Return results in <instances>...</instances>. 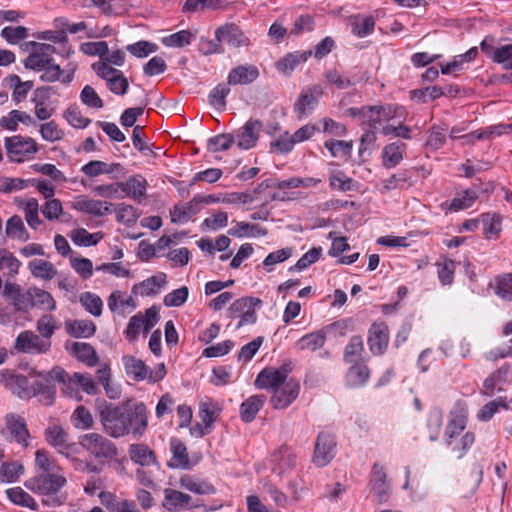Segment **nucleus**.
<instances>
[{"label":"nucleus","mask_w":512,"mask_h":512,"mask_svg":"<svg viewBox=\"0 0 512 512\" xmlns=\"http://www.w3.org/2000/svg\"><path fill=\"white\" fill-rule=\"evenodd\" d=\"M336 454L334 436L328 432H320L315 442L313 462L318 467L327 466Z\"/></svg>","instance_id":"9b49d317"},{"label":"nucleus","mask_w":512,"mask_h":512,"mask_svg":"<svg viewBox=\"0 0 512 512\" xmlns=\"http://www.w3.org/2000/svg\"><path fill=\"white\" fill-rule=\"evenodd\" d=\"M195 38V33L188 30H181L163 37L161 42L164 46L169 48H183L190 45Z\"/></svg>","instance_id":"5fc2aeb1"},{"label":"nucleus","mask_w":512,"mask_h":512,"mask_svg":"<svg viewBox=\"0 0 512 512\" xmlns=\"http://www.w3.org/2000/svg\"><path fill=\"white\" fill-rule=\"evenodd\" d=\"M172 459L171 466L175 468H188L189 460L186 446L178 439L171 440Z\"/></svg>","instance_id":"052dcab7"},{"label":"nucleus","mask_w":512,"mask_h":512,"mask_svg":"<svg viewBox=\"0 0 512 512\" xmlns=\"http://www.w3.org/2000/svg\"><path fill=\"white\" fill-rule=\"evenodd\" d=\"M66 332L76 338H89L96 332V325L91 320H68L65 322Z\"/></svg>","instance_id":"473e14b6"},{"label":"nucleus","mask_w":512,"mask_h":512,"mask_svg":"<svg viewBox=\"0 0 512 512\" xmlns=\"http://www.w3.org/2000/svg\"><path fill=\"white\" fill-rule=\"evenodd\" d=\"M215 37L218 42L225 41L234 47H246L250 44L249 38L234 24L220 26L215 31Z\"/></svg>","instance_id":"a211bd4d"},{"label":"nucleus","mask_w":512,"mask_h":512,"mask_svg":"<svg viewBox=\"0 0 512 512\" xmlns=\"http://www.w3.org/2000/svg\"><path fill=\"white\" fill-rule=\"evenodd\" d=\"M66 349L86 366L92 367L97 363L98 358L96 352L88 343L73 342L67 344Z\"/></svg>","instance_id":"2f4dec72"},{"label":"nucleus","mask_w":512,"mask_h":512,"mask_svg":"<svg viewBox=\"0 0 512 512\" xmlns=\"http://www.w3.org/2000/svg\"><path fill=\"white\" fill-rule=\"evenodd\" d=\"M97 410L105 431L114 438L131 435L141 438L148 426V412L141 402L129 401L112 407L105 401H97Z\"/></svg>","instance_id":"f257e3e1"},{"label":"nucleus","mask_w":512,"mask_h":512,"mask_svg":"<svg viewBox=\"0 0 512 512\" xmlns=\"http://www.w3.org/2000/svg\"><path fill=\"white\" fill-rule=\"evenodd\" d=\"M20 124L34 126L36 122L28 112L17 109L0 118V127L9 132H16Z\"/></svg>","instance_id":"393cba45"},{"label":"nucleus","mask_w":512,"mask_h":512,"mask_svg":"<svg viewBox=\"0 0 512 512\" xmlns=\"http://www.w3.org/2000/svg\"><path fill=\"white\" fill-rule=\"evenodd\" d=\"M326 340L325 333L321 330L311 332L301 337L295 344L298 350L316 351L323 347Z\"/></svg>","instance_id":"a18cd8bd"},{"label":"nucleus","mask_w":512,"mask_h":512,"mask_svg":"<svg viewBox=\"0 0 512 512\" xmlns=\"http://www.w3.org/2000/svg\"><path fill=\"white\" fill-rule=\"evenodd\" d=\"M3 295L6 298H11L13 305L16 310L23 311L28 309V305L25 302L26 293H21L20 285L7 281L4 284Z\"/></svg>","instance_id":"13d9d810"},{"label":"nucleus","mask_w":512,"mask_h":512,"mask_svg":"<svg viewBox=\"0 0 512 512\" xmlns=\"http://www.w3.org/2000/svg\"><path fill=\"white\" fill-rule=\"evenodd\" d=\"M45 439L49 445L54 447L58 453L70 457L75 449L74 443L68 442V436L65 430L59 425H51L45 430Z\"/></svg>","instance_id":"dca6fc26"},{"label":"nucleus","mask_w":512,"mask_h":512,"mask_svg":"<svg viewBox=\"0 0 512 512\" xmlns=\"http://www.w3.org/2000/svg\"><path fill=\"white\" fill-rule=\"evenodd\" d=\"M103 238L101 232L89 233L84 228H78L71 233L72 241L79 246L96 245Z\"/></svg>","instance_id":"69168bd1"},{"label":"nucleus","mask_w":512,"mask_h":512,"mask_svg":"<svg viewBox=\"0 0 512 512\" xmlns=\"http://www.w3.org/2000/svg\"><path fill=\"white\" fill-rule=\"evenodd\" d=\"M108 307L112 312L130 313L135 307V301L131 296L125 295L120 291H114L108 298Z\"/></svg>","instance_id":"c9c22d12"},{"label":"nucleus","mask_w":512,"mask_h":512,"mask_svg":"<svg viewBox=\"0 0 512 512\" xmlns=\"http://www.w3.org/2000/svg\"><path fill=\"white\" fill-rule=\"evenodd\" d=\"M119 167V164H108L104 161L93 160L83 165L80 171L89 178H95L100 175L114 173Z\"/></svg>","instance_id":"37998d69"},{"label":"nucleus","mask_w":512,"mask_h":512,"mask_svg":"<svg viewBox=\"0 0 512 512\" xmlns=\"http://www.w3.org/2000/svg\"><path fill=\"white\" fill-rule=\"evenodd\" d=\"M468 420V409L466 405L457 403L449 414L447 427L445 430L446 443L452 444V440L459 436L466 428Z\"/></svg>","instance_id":"ddd939ff"},{"label":"nucleus","mask_w":512,"mask_h":512,"mask_svg":"<svg viewBox=\"0 0 512 512\" xmlns=\"http://www.w3.org/2000/svg\"><path fill=\"white\" fill-rule=\"evenodd\" d=\"M129 455L132 461L141 466H150L155 463L154 453L144 444H132Z\"/></svg>","instance_id":"864d4df0"},{"label":"nucleus","mask_w":512,"mask_h":512,"mask_svg":"<svg viewBox=\"0 0 512 512\" xmlns=\"http://www.w3.org/2000/svg\"><path fill=\"white\" fill-rule=\"evenodd\" d=\"M329 185L332 189L339 191H350L354 189L355 182L340 170L334 163L330 164Z\"/></svg>","instance_id":"4c0bfd02"},{"label":"nucleus","mask_w":512,"mask_h":512,"mask_svg":"<svg viewBox=\"0 0 512 512\" xmlns=\"http://www.w3.org/2000/svg\"><path fill=\"white\" fill-rule=\"evenodd\" d=\"M0 386L20 399L34 397V390L30 388L28 372L24 375L14 369H1Z\"/></svg>","instance_id":"0eeeda50"},{"label":"nucleus","mask_w":512,"mask_h":512,"mask_svg":"<svg viewBox=\"0 0 512 512\" xmlns=\"http://www.w3.org/2000/svg\"><path fill=\"white\" fill-rule=\"evenodd\" d=\"M79 444L96 458H110L116 454L114 444L98 433L82 435L79 438Z\"/></svg>","instance_id":"9d476101"},{"label":"nucleus","mask_w":512,"mask_h":512,"mask_svg":"<svg viewBox=\"0 0 512 512\" xmlns=\"http://www.w3.org/2000/svg\"><path fill=\"white\" fill-rule=\"evenodd\" d=\"M49 97V87H40L34 91L31 102L34 105V115L40 121L48 120L55 113V108L52 107L48 102Z\"/></svg>","instance_id":"6ab92c4d"},{"label":"nucleus","mask_w":512,"mask_h":512,"mask_svg":"<svg viewBox=\"0 0 512 512\" xmlns=\"http://www.w3.org/2000/svg\"><path fill=\"white\" fill-rule=\"evenodd\" d=\"M24 465L18 461H11L2 463L0 466V483H13L16 482L22 475H24Z\"/></svg>","instance_id":"09e8293b"},{"label":"nucleus","mask_w":512,"mask_h":512,"mask_svg":"<svg viewBox=\"0 0 512 512\" xmlns=\"http://www.w3.org/2000/svg\"><path fill=\"white\" fill-rule=\"evenodd\" d=\"M321 95L322 90L319 86L304 90L295 103V111L298 116L302 117L310 113L315 108Z\"/></svg>","instance_id":"bb28decb"},{"label":"nucleus","mask_w":512,"mask_h":512,"mask_svg":"<svg viewBox=\"0 0 512 512\" xmlns=\"http://www.w3.org/2000/svg\"><path fill=\"white\" fill-rule=\"evenodd\" d=\"M191 497L174 489L164 491L163 506L169 512H178V510L188 507Z\"/></svg>","instance_id":"f704fd0d"},{"label":"nucleus","mask_w":512,"mask_h":512,"mask_svg":"<svg viewBox=\"0 0 512 512\" xmlns=\"http://www.w3.org/2000/svg\"><path fill=\"white\" fill-rule=\"evenodd\" d=\"M220 410L219 405L213 401L201 402L199 406L201 424H196L190 429L191 435L198 438L208 434L217 420Z\"/></svg>","instance_id":"f8f14e48"},{"label":"nucleus","mask_w":512,"mask_h":512,"mask_svg":"<svg viewBox=\"0 0 512 512\" xmlns=\"http://www.w3.org/2000/svg\"><path fill=\"white\" fill-rule=\"evenodd\" d=\"M7 87L11 90V97L15 104L25 101L28 94L34 87V82L31 80L22 81L16 74H10L5 79Z\"/></svg>","instance_id":"b1692460"},{"label":"nucleus","mask_w":512,"mask_h":512,"mask_svg":"<svg viewBox=\"0 0 512 512\" xmlns=\"http://www.w3.org/2000/svg\"><path fill=\"white\" fill-rule=\"evenodd\" d=\"M509 408V402L506 398L499 397L482 406L477 412L476 417L480 422H487L491 420L500 409L508 410Z\"/></svg>","instance_id":"603ef678"},{"label":"nucleus","mask_w":512,"mask_h":512,"mask_svg":"<svg viewBox=\"0 0 512 512\" xmlns=\"http://www.w3.org/2000/svg\"><path fill=\"white\" fill-rule=\"evenodd\" d=\"M268 187H269L268 182H262L258 186V188L251 190V191L227 193L222 197L221 202L225 203V204H233V205L252 204L255 201L259 200L258 194L264 188H268ZM217 201H220V199H218Z\"/></svg>","instance_id":"cd10ccee"},{"label":"nucleus","mask_w":512,"mask_h":512,"mask_svg":"<svg viewBox=\"0 0 512 512\" xmlns=\"http://www.w3.org/2000/svg\"><path fill=\"white\" fill-rule=\"evenodd\" d=\"M57 328L56 319L49 314L41 316L36 323V330L43 340H50Z\"/></svg>","instance_id":"338daca9"},{"label":"nucleus","mask_w":512,"mask_h":512,"mask_svg":"<svg viewBox=\"0 0 512 512\" xmlns=\"http://www.w3.org/2000/svg\"><path fill=\"white\" fill-rule=\"evenodd\" d=\"M6 429L12 440L27 447L29 445V432L23 417L10 413L5 416Z\"/></svg>","instance_id":"f3484780"},{"label":"nucleus","mask_w":512,"mask_h":512,"mask_svg":"<svg viewBox=\"0 0 512 512\" xmlns=\"http://www.w3.org/2000/svg\"><path fill=\"white\" fill-rule=\"evenodd\" d=\"M405 109L401 106H370L363 108V124L376 129L385 122H391L395 118L404 119Z\"/></svg>","instance_id":"6e6552de"},{"label":"nucleus","mask_w":512,"mask_h":512,"mask_svg":"<svg viewBox=\"0 0 512 512\" xmlns=\"http://www.w3.org/2000/svg\"><path fill=\"white\" fill-rule=\"evenodd\" d=\"M26 304L29 307H37L44 311H54L56 309V301L53 296L36 286L30 287L26 291Z\"/></svg>","instance_id":"4be33fe9"},{"label":"nucleus","mask_w":512,"mask_h":512,"mask_svg":"<svg viewBox=\"0 0 512 512\" xmlns=\"http://www.w3.org/2000/svg\"><path fill=\"white\" fill-rule=\"evenodd\" d=\"M103 14L120 16L128 12L129 6L125 0H91Z\"/></svg>","instance_id":"a19ab883"},{"label":"nucleus","mask_w":512,"mask_h":512,"mask_svg":"<svg viewBox=\"0 0 512 512\" xmlns=\"http://www.w3.org/2000/svg\"><path fill=\"white\" fill-rule=\"evenodd\" d=\"M311 55V51H295L288 53L277 61L276 68L282 74H291L298 65L306 62Z\"/></svg>","instance_id":"7c9ffc66"},{"label":"nucleus","mask_w":512,"mask_h":512,"mask_svg":"<svg viewBox=\"0 0 512 512\" xmlns=\"http://www.w3.org/2000/svg\"><path fill=\"white\" fill-rule=\"evenodd\" d=\"M71 423L78 430H88L94 424L92 414L84 406H78L71 415Z\"/></svg>","instance_id":"e2e57ef3"},{"label":"nucleus","mask_w":512,"mask_h":512,"mask_svg":"<svg viewBox=\"0 0 512 512\" xmlns=\"http://www.w3.org/2000/svg\"><path fill=\"white\" fill-rule=\"evenodd\" d=\"M260 127L258 121H248L236 133L237 146L243 150L254 147L259 137Z\"/></svg>","instance_id":"a878e982"},{"label":"nucleus","mask_w":512,"mask_h":512,"mask_svg":"<svg viewBox=\"0 0 512 512\" xmlns=\"http://www.w3.org/2000/svg\"><path fill=\"white\" fill-rule=\"evenodd\" d=\"M30 46L31 52L23 62L26 69L41 72L40 79L48 83L61 81L67 84L73 80L74 69L65 72L54 62V46L39 42H30Z\"/></svg>","instance_id":"7ed1b4c3"},{"label":"nucleus","mask_w":512,"mask_h":512,"mask_svg":"<svg viewBox=\"0 0 512 512\" xmlns=\"http://www.w3.org/2000/svg\"><path fill=\"white\" fill-rule=\"evenodd\" d=\"M403 159V145L391 143L382 150V164L391 169L396 167Z\"/></svg>","instance_id":"6e6d98bb"},{"label":"nucleus","mask_w":512,"mask_h":512,"mask_svg":"<svg viewBox=\"0 0 512 512\" xmlns=\"http://www.w3.org/2000/svg\"><path fill=\"white\" fill-rule=\"evenodd\" d=\"M259 68L253 64H242L234 67L228 74L227 83L232 86L248 85L258 79Z\"/></svg>","instance_id":"aec40b11"},{"label":"nucleus","mask_w":512,"mask_h":512,"mask_svg":"<svg viewBox=\"0 0 512 512\" xmlns=\"http://www.w3.org/2000/svg\"><path fill=\"white\" fill-rule=\"evenodd\" d=\"M8 499L15 505L36 510L38 505L35 499L21 487H12L6 490Z\"/></svg>","instance_id":"c03bdc74"},{"label":"nucleus","mask_w":512,"mask_h":512,"mask_svg":"<svg viewBox=\"0 0 512 512\" xmlns=\"http://www.w3.org/2000/svg\"><path fill=\"white\" fill-rule=\"evenodd\" d=\"M147 185V180L142 175H134L118 183L120 190L137 202H141L146 197Z\"/></svg>","instance_id":"5701e85b"},{"label":"nucleus","mask_w":512,"mask_h":512,"mask_svg":"<svg viewBox=\"0 0 512 512\" xmlns=\"http://www.w3.org/2000/svg\"><path fill=\"white\" fill-rule=\"evenodd\" d=\"M73 385L80 386L89 395H95L98 392L97 385L89 374L74 373L68 380V386Z\"/></svg>","instance_id":"0e129e2a"},{"label":"nucleus","mask_w":512,"mask_h":512,"mask_svg":"<svg viewBox=\"0 0 512 512\" xmlns=\"http://www.w3.org/2000/svg\"><path fill=\"white\" fill-rule=\"evenodd\" d=\"M266 401L263 395H252L246 399L240 408L241 417L245 422H251Z\"/></svg>","instance_id":"de8ad7c7"},{"label":"nucleus","mask_w":512,"mask_h":512,"mask_svg":"<svg viewBox=\"0 0 512 512\" xmlns=\"http://www.w3.org/2000/svg\"><path fill=\"white\" fill-rule=\"evenodd\" d=\"M389 343L388 327L384 323H373L368 332V345L373 354H382Z\"/></svg>","instance_id":"412c9836"},{"label":"nucleus","mask_w":512,"mask_h":512,"mask_svg":"<svg viewBox=\"0 0 512 512\" xmlns=\"http://www.w3.org/2000/svg\"><path fill=\"white\" fill-rule=\"evenodd\" d=\"M370 377L368 367L362 362H355L347 371L346 384L349 387H361Z\"/></svg>","instance_id":"58836bf2"},{"label":"nucleus","mask_w":512,"mask_h":512,"mask_svg":"<svg viewBox=\"0 0 512 512\" xmlns=\"http://www.w3.org/2000/svg\"><path fill=\"white\" fill-rule=\"evenodd\" d=\"M5 234L8 238L19 242H26L30 239L24 222L18 215H13L6 221Z\"/></svg>","instance_id":"e433bc0d"},{"label":"nucleus","mask_w":512,"mask_h":512,"mask_svg":"<svg viewBox=\"0 0 512 512\" xmlns=\"http://www.w3.org/2000/svg\"><path fill=\"white\" fill-rule=\"evenodd\" d=\"M495 293L503 300L512 299V274H504L495 280Z\"/></svg>","instance_id":"774afa93"},{"label":"nucleus","mask_w":512,"mask_h":512,"mask_svg":"<svg viewBox=\"0 0 512 512\" xmlns=\"http://www.w3.org/2000/svg\"><path fill=\"white\" fill-rule=\"evenodd\" d=\"M167 284V275L163 272H158L155 275L143 280L134 286V291L142 296L155 295L161 292Z\"/></svg>","instance_id":"c85d7f7f"},{"label":"nucleus","mask_w":512,"mask_h":512,"mask_svg":"<svg viewBox=\"0 0 512 512\" xmlns=\"http://www.w3.org/2000/svg\"><path fill=\"white\" fill-rule=\"evenodd\" d=\"M61 469L56 460L45 449H37L35 452L34 470L36 474Z\"/></svg>","instance_id":"3c124183"},{"label":"nucleus","mask_w":512,"mask_h":512,"mask_svg":"<svg viewBox=\"0 0 512 512\" xmlns=\"http://www.w3.org/2000/svg\"><path fill=\"white\" fill-rule=\"evenodd\" d=\"M290 370L286 367L265 368L255 379L258 389L272 391L270 403L275 409H285L298 397L300 392L299 381L289 377Z\"/></svg>","instance_id":"f03ea898"},{"label":"nucleus","mask_w":512,"mask_h":512,"mask_svg":"<svg viewBox=\"0 0 512 512\" xmlns=\"http://www.w3.org/2000/svg\"><path fill=\"white\" fill-rule=\"evenodd\" d=\"M481 50L495 63L507 70H512V44L493 46L492 38H485L480 43Z\"/></svg>","instance_id":"2eb2a0df"},{"label":"nucleus","mask_w":512,"mask_h":512,"mask_svg":"<svg viewBox=\"0 0 512 512\" xmlns=\"http://www.w3.org/2000/svg\"><path fill=\"white\" fill-rule=\"evenodd\" d=\"M228 233L237 238H256L266 235L267 231L259 225L248 222H235Z\"/></svg>","instance_id":"ea45409f"},{"label":"nucleus","mask_w":512,"mask_h":512,"mask_svg":"<svg viewBox=\"0 0 512 512\" xmlns=\"http://www.w3.org/2000/svg\"><path fill=\"white\" fill-rule=\"evenodd\" d=\"M7 157L17 163L31 159L40 150L37 141L29 136L13 135L4 138Z\"/></svg>","instance_id":"423d86ee"},{"label":"nucleus","mask_w":512,"mask_h":512,"mask_svg":"<svg viewBox=\"0 0 512 512\" xmlns=\"http://www.w3.org/2000/svg\"><path fill=\"white\" fill-rule=\"evenodd\" d=\"M21 266V261L10 250L0 248V272L9 277H15Z\"/></svg>","instance_id":"79ce46f5"},{"label":"nucleus","mask_w":512,"mask_h":512,"mask_svg":"<svg viewBox=\"0 0 512 512\" xmlns=\"http://www.w3.org/2000/svg\"><path fill=\"white\" fill-rule=\"evenodd\" d=\"M67 374L60 367H54L50 371H39L36 368H28V379L30 388L34 390V396L43 394L45 404L49 405L53 402L54 391L52 387L55 382L65 384Z\"/></svg>","instance_id":"39448f33"},{"label":"nucleus","mask_w":512,"mask_h":512,"mask_svg":"<svg viewBox=\"0 0 512 512\" xmlns=\"http://www.w3.org/2000/svg\"><path fill=\"white\" fill-rule=\"evenodd\" d=\"M19 206L24 211V216L27 224L32 229H37L41 225L39 218V203L35 198H29L27 200H21Z\"/></svg>","instance_id":"8fccbe9b"},{"label":"nucleus","mask_w":512,"mask_h":512,"mask_svg":"<svg viewBox=\"0 0 512 512\" xmlns=\"http://www.w3.org/2000/svg\"><path fill=\"white\" fill-rule=\"evenodd\" d=\"M51 348L50 340H43L38 334L31 330L20 332L13 344V349L17 353L25 354H45Z\"/></svg>","instance_id":"1a4fd4ad"},{"label":"nucleus","mask_w":512,"mask_h":512,"mask_svg":"<svg viewBox=\"0 0 512 512\" xmlns=\"http://www.w3.org/2000/svg\"><path fill=\"white\" fill-rule=\"evenodd\" d=\"M113 204L106 201L88 198L87 196L80 195L74 198L71 203V208L87 213L96 217H101L112 213Z\"/></svg>","instance_id":"4468645a"},{"label":"nucleus","mask_w":512,"mask_h":512,"mask_svg":"<svg viewBox=\"0 0 512 512\" xmlns=\"http://www.w3.org/2000/svg\"><path fill=\"white\" fill-rule=\"evenodd\" d=\"M67 483L62 469L36 474L25 482V487L30 491L44 496V502L48 505H60L64 502L62 496L57 493Z\"/></svg>","instance_id":"20e7f679"},{"label":"nucleus","mask_w":512,"mask_h":512,"mask_svg":"<svg viewBox=\"0 0 512 512\" xmlns=\"http://www.w3.org/2000/svg\"><path fill=\"white\" fill-rule=\"evenodd\" d=\"M28 269L31 274L38 279L50 281L58 273L57 268L49 261L44 259H33L28 263Z\"/></svg>","instance_id":"72a5a7b5"},{"label":"nucleus","mask_w":512,"mask_h":512,"mask_svg":"<svg viewBox=\"0 0 512 512\" xmlns=\"http://www.w3.org/2000/svg\"><path fill=\"white\" fill-rule=\"evenodd\" d=\"M39 134L46 142H58L65 137V131L55 121L44 122L39 125Z\"/></svg>","instance_id":"bf43d9fd"},{"label":"nucleus","mask_w":512,"mask_h":512,"mask_svg":"<svg viewBox=\"0 0 512 512\" xmlns=\"http://www.w3.org/2000/svg\"><path fill=\"white\" fill-rule=\"evenodd\" d=\"M483 232L487 239H497L502 230V218L497 214H483L481 216Z\"/></svg>","instance_id":"4d7b16f0"},{"label":"nucleus","mask_w":512,"mask_h":512,"mask_svg":"<svg viewBox=\"0 0 512 512\" xmlns=\"http://www.w3.org/2000/svg\"><path fill=\"white\" fill-rule=\"evenodd\" d=\"M352 33L359 38L370 35L375 26V21L370 16H356L351 21Z\"/></svg>","instance_id":"680f3d73"},{"label":"nucleus","mask_w":512,"mask_h":512,"mask_svg":"<svg viewBox=\"0 0 512 512\" xmlns=\"http://www.w3.org/2000/svg\"><path fill=\"white\" fill-rule=\"evenodd\" d=\"M122 363L126 374L136 381L148 380L149 367L142 361L132 355H124Z\"/></svg>","instance_id":"c756f323"},{"label":"nucleus","mask_w":512,"mask_h":512,"mask_svg":"<svg viewBox=\"0 0 512 512\" xmlns=\"http://www.w3.org/2000/svg\"><path fill=\"white\" fill-rule=\"evenodd\" d=\"M477 55V47H472L466 53L455 56L451 62L440 64L442 74H450L461 70L464 64L472 62Z\"/></svg>","instance_id":"49530a36"}]
</instances>
